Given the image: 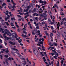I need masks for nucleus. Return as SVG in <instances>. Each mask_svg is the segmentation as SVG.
<instances>
[{
  "mask_svg": "<svg viewBox=\"0 0 66 66\" xmlns=\"http://www.w3.org/2000/svg\"><path fill=\"white\" fill-rule=\"evenodd\" d=\"M26 26L24 25V28H23L22 30L23 31V33L24 34H25V35H27V32H26V31H27V29H26Z\"/></svg>",
  "mask_w": 66,
  "mask_h": 66,
  "instance_id": "f257e3e1",
  "label": "nucleus"
},
{
  "mask_svg": "<svg viewBox=\"0 0 66 66\" xmlns=\"http://www.w3.org/2000/svg\"><path fill=\"white\" fill-rule=\"evenodd\" d=\"M34 53L36 55H37L38 54V51L36 49H34Z\"/></svg>",
  "mask_w": 66,
  "mask_h": 66,
  "instance_id": "f03ea898",
  "label": "nucleus"
},
{
  "mask_svg": "<svg viewBox=\"0 0 66 66\" xmlns=\"http://www.w3.org/2000/svg\"><path fill=\"white\" fill-rule=\"evenodd\" d=\"M41 40H42V41L39 42V43L41 45H44L43 42L44 41V39L43 38H40L39 39V41H41Z\"/></svg>",
  "mask_w": 66,
  "mask_h": 66,
  "instance_id": "7ed1b4c3",
  "label": "nucleus"
},
{
  "mask_svg": "<svg viewBox=\"0 0 66 66\" xmlns=\"http://www.w3.org/2000/svg\"><path fill=\"white\" fill-rule=\"evenodd\" d=\"M43 16L44 17V19H45V20H46L47 19V18H46V17H47V14H46V13H44L43 14Z\"/></svg>",
  "mask_w": 66,
  "mask_h": 66,
  "instance_id": "20e7f679",
  "label": "nucleus"
},
{
  "mask_svg": "<svg viewBox=\"0 0 66 66\" xmlns=\"http://www.w3.org/2000/svg\"><path fill=\"white\" fill-rule=\"evenodd\" d=\"M11 7H13V8L15 9V8H16V7L15 5H13V7L11 6V4H9V6H8V8H9V9H11Z\"/></svg>",
  "mask_w": 66,
  "mask_h": 66,
  "instance_id": "39448f33",
  "label": "nucleus"
},
{
  "mask_svg": "<svg viewBox=\"0 0 66 66\" xmlns=\"http://www.w3.org/2000/svg\"><path fill=\"white\" fill-rule=\"evenodd\" d=\"M27 5H28V3H27V2H25L24 4H23L21 6H24L26 8L27 7L26 6H27Z\"/></svg>",
  "mask_w": 66,
  "mask_h": 66,
  "instance_id": "423d86ee",
  "label": "nucleus"
},
{
  "mask_svg": "<svg viewBox=\"0 0 66 66\" xmlns=\"http://www.w3.org/2000/svg\"><path fill=\"white\" fill-rule=\"evenodd\" d=\"M57 24V29H59V27H60V26H61V25H60V24L59 22Z\"/></svg>",
  "mask_w": 66,
  "mask_h": 66,
  "instance_id": "0eeeda50",
  "label": "nucleus"
},
{
  "mask_svg": "<svg viewBox=\"0 0 66 66\" xmlns=\"http://www.w3.org/2000/svg\"><path fill=\"white\" fill-rule=\"evenodd\" d=\"M35 26H37L36 27V28L37 29H39V26H38V23L37 24H36Z\"/></svg>",
  "mask_w": 66,
  "mask_h": 66,
  "instance_id": "6e6552de",
  "label": "nucleus"
},
{
  "mask_svg": "<svg viewBox=\"0 0 66 66\" xmlns=\"http://www.w3.org/2000/svg\"><path fill=\"white\" fill-rule=\"evenodd\" d=\"M48 20L49 24H51L52 23V22L51 20L50 19H48Z\"/></svg>",
  "mask_w": 66,
  "mask_h": 66,
  "instance_id": "1a4fd4ad",
  "label": "nucleus"
},
{
  "mask_svg": "<svg viewBox=\"0 0 66 66\" xmlns=\"http://www.w3.org/2000/svg\"><path fill=\"white\" fill-rule=\"evenodd\" d=\"M40 11H39L40 13H41V14H42L44 12V11L42 10V9H39Z\"/></svg>",
  "mask_w": 66,
  "mask_h": 66,
  "instance_id": "9d476101",
  "label": "nucleus"
},
{
  "mask_svg": "<svg viewBox=\"0 0 66 66\" xmlns=\"http://www.w3.org/2000/svg\"><path fill=\"white\" fill-rule=\"evenodd\" d=\"M55 7H56L57 9H58L59 8V7H58V6H57V5L56 4H55L54 5V6H53V8H55Z\"/></svg>",
  "mask_w": 66,
  "mask_h": 66,
  "instance_id": "9b49d317",
  "label": "nucleus"
},
{
  "mask_svg": "<svg viewBox=\"0 0 66 66\" xmlns=\"http://www.w3.org/2000/svg\"><path fill=\"white\" fill-rule=\"evenodd\" d=\"M48 13L49 14L50 16H52V14L51 13V11H48Z\"/></svg>",
  "mask_w": 66,
  "mask_h": 66,
  "instance_id": "f8f14e48",
  "label": "nucleus"
},
{
  "mask_svg": "<svg viewBox=\"0 0 66 66\" xmlns=\"http://www.w3.org/2000/svg\"><path fill=\"white\" fill-rule=\"evenodd\" d=\"M15 26L17 28H19V26L17 25V23L16 22H15Z\"/></svg>",
  "mask_w": 66,
  "mask_h": 66,
  "instance_id": "ddd939ff",
  "label": "nucleus"
},
{
  "mask_svg": "<svg viewBox=\"0 0 66 66\" xmlns=\"http://www.w3.org/2000/svg\"><path fill=\"white\" fill-rule=\"evenodd\" d=\"M29 9H27L26 10L24 9V12H28V11H29L28 10H29Z\"/></svg>",
  "mask_w": 66,
  "mask_h": 66,
  "instance_id": "4468645a",
  "label": "nucleus"
},
{
  "mask_svg": "<svg viewBox=\"0 0 66 66\" xmlns=\"http://www.w3.org/2000/svg\"><path fill=\"white\" fill-rule=\"evenodd\" d=\"M13 49L14 50H15V51H18V52H19V51L17 49H16L14 47V48H13Z\"/></svg>",
  "mask_w": 66,
  "mask_h": 66,
  "instance_id": "2eb2a0df",
  "label": "nucleus"
},
{
  "mask_svg": "<svg viewBox=\"0 0 66 66\" xmlns=\"http://www.w3.org/2000/svg\"><path fill=\"white\" fill-rule=\"evenodd\" d=\"M4 30V29H2L1 27L0 28V32H1V31H3Z\"/></svg>",
  "mask_w": 66,
  "mask_h": 66,
  "instance_id": "dca6fc26",
  "label": "nucleus"
},
{
  "mask_svg": "<svg viewBox=\"0 0 66 66\" xmlns=\"http://www.w3.org/2000/svg\"><path fill=\"white\" fill-rule=\"evenodd\" d=\"M5 23H6V24L7 26H10V24H9V23H8V22H5Z\"/></svg>",
  "mask_w": 66,
  "mask_h": 66,
  "instance_id": "f3484780",
  "label": "nucleus"
},
{
  "mask_svg": "<svg viewBox=\"0 0 66 66\" xmlns=\"http://www.w3.org/2000/svg\"><path fill=\"white\" fill-rule=\"evenodd\" d=\"M55 49H54V50H52V51L53 53V52L54 53H56V51H55Z\"/></svg>",
  "mask_w": 66,
  "mask_h": 66,
  "instance_id": "a211bd4d",
  "label": "nucleus"
},
{
  "mask_svg": "<svg viewBox=\"0 0 66 66\" xmlns=\"http://www.w3.org/2000/svg\"><path fill=\"white\" fill-rule=\"evenodd\" d=\"M5 34H7L8 35H9V34H10V32H7L6 31H5Z\"/></svg>",
  "mask_w": 66,
  "mask_h": 66,
  "instance_id": "6ab92c4d",
  "label": "nucleus"
},
{
  "mask_svg": "<svg viewBox=\"0 0 66 66\" xmlns=\"http://www.w3.org/2000/svg\"><path fill=\"white\" fill-rule=\"evenodd\" d=\"M11 20L13 21V20H15L16 19H15V18H14V17L13 18L12 17L11 18Z\"/></svg>",
  "mask_w": 66,
  "mask_h": 66,
  "instance_id": "aec40b11",
  "label": "nucleus"
},
{
  "mask_svg": "<svg viewBox=\"0 0 66 66\" xmlns=\"http://www.w3.org/2000/svg\"><path fill=\"white\" fill-rule=\"evenodd\" d=\"M5 51H5V52L6 53H9V52H10L8 50V48H7V50H6Z\"/></svg>",
  "mask_w": 66,
  "mask_h": 66,
  "instance_id": "412c9836",
  "label": "nucleus"
},
{
  "mask_svg": "<svg viewBox=\"0 0 66 66\" xmlns=\"http://www.w3.org/2000/svg\"><path fill=\"white\" fill-rule=\"evenodd\" d=\"M39 35V37H42V35L40 34V33L38 34L37 35Z\"/></svg>",
  "mask_w": 66,
  "mask_h": 66,
  "instance_id": "4be33fe9",
  "label": "nucleus"
},
{
  "mask_svg": "<svg viewBox=\"0 0 66 66\" xmlns=\"http://www.w3.org/2000/svg\"><path fill=\"white\" fill-rule=\"evenodd\" d=\"M53 44L54 46H57V44L56 43L54 42Z\"/></svg>",
  "mask_w": 66,
  "mask_h": 66,
  "instance_id": "5701e85b",
  "label": "nucleus"
},
{
  "mask_svg": "<svg viewBox=\"0 0 66 66\" xmlns=\"http://www.w3.org/2000/svg\"><path fill=\"white\" fill-rule=\"evenodd\" d=\"M53 23H54V24L55 26H56V23H57V22L56 21H55L54 22H53Z\"/></svg>",
  "mask_w": 66,
  "mask_h": 66,
  "instance_id": "b1692460",
  "label": "nucleus"
},
{
  "mask_svg": "<svg viewBox=\"0 0 66 66\" xmlns=\"http://www.w3.org/2000/svg\"><path fill=\"white\" fill-rule=\"evenodd\" d=\"M4 57H5L6 58H7L9 57V56H8V55H5L4 56Z\"/></svg>",
  "mask_w": 66,
  "mask_h": 66,
  "instance_id": "393cba45",
  "label": "nucleus"
},
{
  "mask_svg": "<svg viewBox=\"0 0 66 66\" xmlns=\"http://www.w3.org/2000/svg\"><path fill=\"white\" fill-rule=\"evenodd\" d=\"M15 35V33H13L12 35V36L11 37V38H13V37H14V36H14Z\"/></svg>",
  "mask_w": 66,
  "mask_h": 66,
  "instance_id": "a878e982",
  "label": "nucleus"
},
{
  "mask_svg": "<svg viewBox=\"0 0 66 66\" xmlns=\"http://www.w3.org/2000/svg\"><path fill=\"white\" fill-rule=\"evenodd\" d=\"M18 42H19V43H21V42H22V39H21L20 40H19Z\"/></svg>",
  "mask_w": 66,
  "mask_h": 66,
  "instance_id": "bb28decb",
  "label": "nucleus"
},
{
  "mask_svg": "<svg viewBox=\"0 0 66 66\" xmlns=\"http://www.w3.org/2000/svg\"><path fill=\"white\" fill-rule=\"evenodd\" d=\"M15 35L14 36V37L15 38H17V37H18V36H17V34H16V33H15Z\"/></svg>",
  "mask_w": 66,
  "mask_h": 66,
  "instance_id": "cd10ccee",
  "label": "nucleus"
},
{
  "mask_svg": "<svg viewBox=\"0 0 66 66\" xmlns=\"http://www.w3.org/2000/svg\"><path fill=\"white\" fill-rule=\"evenodd\" d=\"M19 56L21 59L23 57V56H22L21 55H20Z\"/></svg>",
  "mask_w": 66,
  "mask_h": 66,
  "instance_id": "c85d7f7f",
  "label": "nucleus"
},
{
  "mask_svg": "<svg viewBox=\"0 0 66 66\" xmlns=\"http://www.w3.org/2000/svg\"><path fill=\"white\" fill-rule=\"evenodd\" d=\"M40 6L39 5H36V7H38V8L39 9V7H40Z\"/></svg>",
  "mask_w": 66,
  "mask_h": 66,
  "instance_id": "c756f323",
  "label": "nucleus"
},
{
  "mask_svg": "<svg viewBox=\"0 0 66 66\" xmlns=\"http://www.w3.org/2000/svg\"><path fill=\"white\" fill-rule=\"evenodd\" d=\"M45 34H46L47 36H49V34H48L47 33V31L45 32Z\"/></svg>",
  "mask_w": 66,
  "mask_h": 66,
  "instance_id": "7c9ffc66",
  "label": "nucleus"
},
{
  "mask_svg": "<svg viewBox=\"0 0 66 66\" xmlns=\"http://www.w3.org/2000/svg\"><path fill=\"white\" fill-rule=\"evenodd\" d=\"M4 31H6V32H9V30H7V29H5Z\"/></svg>",
  "mask_w": 66,
  "mask_h": 66,
  "instance_id": "2f4dec72",
  "label": "nucleus"
},
{
  "mask_svg": "<svg viewBox=\"0 0 66 66\" xmlns=\"http://www.w3.org/2000/svg\"><path fill=\"white\" fill-rule=\"evenodd\" d=\"M20 18L22 19V21H23V22H24V19H23V18Z\"/></svg>",
  "mask_w": 66,
  "mask_h": 66,
  "instance_id": "473e14b6",
  "label": "nucleus"
},
{
  "mask_svg": "<svg viewBox=\"0 0 66 66\" xmlns=\"http://www.w3.org/2000/svg\"><path fill=\"white\" fill-rule=\"evenodd\" d=\"M16 45H17L18 47H19V44L18 43H16Z\"/></svg>",
  "mask_w": 66,
  "mask_h": 66,
  "instance_id": "72a5a7b5",
  "label": "nucleus"
},
{
  "mask_svg": "<svg viewBox=\"0 0 66 66\" xmlns=\"http://www.w3.org/2000/svg\"><path fill=\"white\" fill-rule=\"evenodd\" d=\"M18 14H19L21 15H23V13H20V12L18 13Z\"/></svg>",
  "mask_w": 66,
  "mask_h": 66,
  "instance_id": "f704fd0d",
  "label": "nucleus"
},
{
  "mask_svg": "<svg viewBox=\"0 0 66 66\" xmlns=\"http://www.w3.org/2000/svg\"><path fill=\"white\" fill-rule=\"evenodd\" d=\"M9 43L10 44H13V42H12L11 41H10V42H9Z\"/></svg>",
  "mask_w": 66,
  "mask_h": 66,
  "instance_id": "c9c22d12",
  "label": "nucleus"
},
{
  "mask_svg": "<svg viewBox=\"0 0 66 66\" xmlns=\"http://www.w3.org/2000/svg\"><path fill=\"white\" fill-rule=\"evenodd\" d=\"M0 56H1V59H2V58L3 57V56H2V55H0Z\"/></svg>",
  "mask_w": 66,
  "mask_h": 66,
  "instance_id": "e433bc0d",
  "label": "nucleus"
},
{
  "mask_svg": "<svg viewBox=\"0 0 66 66\" xmlns=\"http://www.w3.org/2000/svg\"><path fill=\"white\" fill-rule=\"evenodd\" d=\"M27 64V63H26V61H24V65H25Z\"/></svg>",
  "mask_w": 66,
  "mask_h": 66,
  "instance_id": "4c0bfd02",
  "label": "nucleus"
},
{
  "mask_svg": "<svg viewBox=\"0 0 66 66\" xmlns=\"http://www.w3.org/2000/svg\"><path fill=\"white\" fill-rule=\"evenodd\" d=\"M4 5H6V4L5 3H4L2 5V6L3 7L4 6Z\"/></svg>",
  "mask_w": 66,
  "mask_h": 66,
  "instance_id": "58836bf2",
  "label": "nucleus"
},
{
  "mask_svg": "<svg viewBox=\"0 0 66 66\" xmlns=\"http://www.w3.org/2000/svg\"><path fill=\"white\" fill-rule=\"evenodd\" d=\"M38 50H42L41 49V48H40V47H38Z\"/></svg>",
  "mask_w": 66,
  "mask_h": 66,
  "instance_id": "ea45409f",
  "label": "nucleus"
},
{
  "mask_svg": "<svg viewBox=\"0 0 66 66\" xmlns=\"http://www.w3.org/2000/svg\"><path fill=\"white\" fill-rule=\"evenodd\" d=\"M36 15V13H34L33 14V16H35Z\"/></svg>",
  "mask_w": 66,
  "mask_h": 66,
  "instance_id": "a19ab883",
  "label": "nucleus"
},
{
  "mask_svg": "<svg viewBox=\"0 0 66 66\" xmlns=\"http://www.w3.org/2000/svg\"><path fill=\"white\" fill-rule=\"evenodd\" d=\"M30 50H29L28 51V52H30V53H32V52L30 51Z\"/></svg>",
  "mask_w": 66,
  "mask_h": 66,
  "instance_id": "79ce46f5",
  "label": "nucleus"
},
{
  "mask_svg": "<svg viewBox=\"0 0 66 66\" xmlns=\"http://www.w3.org/2000/svg\"><path fill=\"white\" fill-rule=\"evenodd\" d=\"M29 14V12H26L25 14H24V15H27V14Z\"/></svg>",
  "mask_w": 66,
  "mask_h": 66,
  "instance_id": "37998d69",
  "label": "nucleus"
},
{
  "mask_svg": "<svg viewBox=\"0 0 66 66\" xmlns=\"http://www.w3.org/2000/svg\"><path fill=\"white\" fill-rule=\"evenodd\" d=\"M22 60H23V61H25V59L23 58H22V59H21Z\"/></svg>",
  "mask_w": 66,
  "mask_h": 66,
  "instance_id": "c03bdc74",
  "label": "nucleus"
},
{
  "mask_svg": "<svg viewBox=\"0 0 66 66\" xmlns=\"http://www.w3.org/2000/svg\"><path fill=\"white\" fill-rule=\"evenodd\" d=\"M39 15H40V17H43V14H40Z\"/></svg>",
  "mask_w": 66,
  "mask_h": 66,
  "instance_id": "a18cd8bd",
  "label": "nucleus"
},
{
  "mask_svg": "<svg viewBox=\"0 0 66 66\" xmlns=\"http://www.w3.org/2000/svg\"><path fill=\"white\" fill-rule=\"evenodd\" d=\"M6 63H7V65H9V63H8V62H7V61H6Z\"/></svg>",
  "mask_w": 66,
  "mask_h": 66,
  "instance_id": "49530a36",
  "label": "nucleus"
},
{
  "mask_svg": "<svg viewBox=\"0 0 66 66\" xmlns=\"http://www.w3.org/2000/svg\"><path fill=\"white\" fill-rule=\"evenodd\" d=\"M17 31H18V32H20V30H19V29H18Z\"/></svg>",
  "mask_w": 66,
  "mask_h": 66,
  "instance_id": "de8ad7c7",
  "label": "nucleus"
},
{
  "mask_svg": "<svg viewBox=\"0 0 66 66\" xmlns=\"http://www.w3.org/2000/svg\"><path fill=\"white\" fill-rule=\"evenodd\" d=\"M40 54H41L42 55V56H44V54H43L42 52H40Z\"/></svg>",
  "mask_w": 66,
  "mask_h": 66,
  "instance_id": "09e8293b",
  "label": "nucleus"
},
{
  "mask_svg": "<svg viewBox=\"0 0 66 66\" xmlns=\"http://www.w3.org/2000/svg\"><path fill=\"white\" fill-rule=\"evenodd\" d=\"M34 24H35V26L36 24H36V22L35 21L34 22Z\"/></svg>",
  "mask_w": 66,
  "mask_h": 66,
  "instance_id": "8fccbe9b",
  "label": "nucleus"
},
{
  "mask_svg": "<svg viewBox=\"0 0 66 66\" xmlns=\"http://www.w3.org/2000/svg\"><path fill=\"white\" fill-rule=\"evenodd\" d=\"M37 32L38 33H40V31L39 30H38V31H37Z\"/></svg>",
  "mask_w": 66,
  "mask_h": 66,
  "instance_id": "3c124183",
  "label": "nucleus"
},
{
  "mask_svg": "<svg viewBox=\"0 0 66 66\" xmlns=\"http://www.w3.org/2000/svg\"><path fill=\"white\" fill-rule=\"evenodd\" d=\"M21 46H23V44H22V43H20L19 44Z\"/></svg>",
  "mask_w": 66,
  "mask_h": 66,
  "instance_id": "603ef678",
  "label": "nucleus"
},
{
  "mask_svg": "<svg viewBox=\"0 0 66 66\" xmlns=\"http://www.w3.org/2000/svg\"><path fill=\"white\" fill-rule=\"evenodd\" d=\"M26 60H27V62H29V59H28V58H27Z\"/></svg>",
  "mask_w": 66,
  "mask_h": 66,
  "instance_id": "864d4df0",
  "label": "nucleus"
},
{
  "mask_svg": "<svg viewBox=\"0 0 66 66\" xmlns=\"http://www.w3.org/2000/svg\"><path fill=\"white\" fill-rule=\"evenodd\" d=\"M8 60H12V59H11V57H10L8 59Z\"/></svg>",
  "mask_w": 66,
  "mask_h": 66,
  "instance_id": "5fc2aeb1",
  "label": "nucleus"
},
{
  "mask_svg": "<svg viewBox=\"0 0 66 66\" xmlns=\"http://www.w3.org/2000/svg\"><path fill=\"white\" fill-rule=\"evenodd\" d=\"M27 9H29V8H30V7H31V6H27Z\"/></svg>",
  "mask_w": 66,
  "mask_h": 66,
  "instance_id": "6e6d98bb",
  "label": "nucleus"
},
{
  "mask_svg": "<svg viewBox=\"0 0 66 66\" xmlns=\"http://www.w3.org/2000/svg\"><path fill=\"white\" fill-rule=\"evenodd\" d=\"M14 45H16V43H12V45L13 46H14Z\"/></svg>",
  "mask_w": 66,
  "mask_h": 66,
  "instance_id": "4d7b16f0",
  "label": "nucleus"
},
{
  "mask_svg": "<svg viewBox=\"0 0 66 66\" xmlns=\"http://www.w3.org/2000/svg\"><path fill=\"white\" fill-rule=\"evenodd\" d=\"M50 35L52 36H53V33H51L50 34Z\"/></svg>",
  "mask_w": 66,
  "mask_h": 66,
  "instance_id": "13d9d810",
  "label": "nucleus"
},
{
  "mask_svg": "<svg viewBox=\"0 0 66 66\" xmlns=\"http://www.w3.org/2000/svg\"><path fill=\"white\" fill-rule=\"evenodd\" d=\"M17 16H18V17H21V16H20V15H17Z\"/></svg>",
  "mask_w": 66,
  "mask_h": 66,
  "instance_id": "bf43d9fd",
  "label": "nucleus"
},
{
  "mask_svg": "<svg viewBox=\"0 0 66 66\" xmlns=\"http://www.w3.org/2000/svg\"><path fill=\"white\" fill-rule=\"evenodd\" d=\"M66 20V18H64L62 19V20L63 21H64V20Z\"/></svg>",
  "mask_w": 66,
  "mask_h": 66,
  "instance_id": "052dcab7",
  "label": "nucleus"
},
{
  "mask_svg": "<svg viewBox=\"0 0 66 66\" xmlns=\"http://www.w3.org/2000/svg\"><path fill=\"white\" fill-rule=\"evenodd\" d=\"M42 23L43 24H45V23L44 21H43L42 22Z\"/></svg>",
  "mask_w": 66,
  "mask_h": 66,
  "instance_id": "680f3d73",
  "label": "nucleus"
},
{
  "mask_svg": "<svg viewBox=\"0 0 66 66\" xmlns=\"http://www.w3.org/2000/svg\"><path fill=\"white\" fill-rule=\"evenodd\" d=\"M64 62V61L63 60H62L61 61V63H63V62Z\"/></svg>",
  "mask_w": 66,
  "mask_h": 66,
  "instance_id": "e2e57ef3",
  "label": "nucleus"
},
{
  "mask_svg": "<svg viewBox=\"0 0 66 66\" xmlns=\"http://www.w3.org/2000/svg\"><path fill=\"white\" fill-rule=\"evenodd\" d=\"M26 42H28V43H30V41H29V40H27Z\"/></svg>",
  "mask_w": 66,
  "mask_h": 66,
  "instance_id": "0e129e2a",
  "label": "nucleus"
},
{
  "mask_svg": "<svg viewBox=\"0 0 66 66\" xmlns=\"http://www.w3.org/2000/svg\"><path fill=\"white\" fill-rule=\"evenodd\" d=\"M44 3L45 4H47V2L45 1H44Z\"/></svg>",
  "mask_w": 66,
  "mask_h": 66,
  "instance_id": "69168bd1",
  "label": "nucleus"
},
{
  "mask_svg": "<svg viewBox=\"0 0 66 66\" xmlns=\"http://www.w3.org/2000/svg\"><path fill=\"white\" fill-rule=\"evenodd\" d=\"M51 29L52 30H53V26H51Z\"/></svg>",
  "mask_w": 66,
  "mask_h": 66,
  "instance_id": "338daca9",
  "label": "nucleus"
},
{
  "mask_svg": "<svg viewBox=\"0 0 66 66\" xmlns=\"http://www.w3.org/2000/svg\"><path fill=\"white\" fill-rule=\"evenodd\" d=\"M38 38H37V39H36V40H35V42H37V40H38Z\"/></svg>",
  "mask_w": 66,
  "mask_h": 66,
  "instance_id": "774afa93",
  "label": "nucleus"
}]
</instances>
